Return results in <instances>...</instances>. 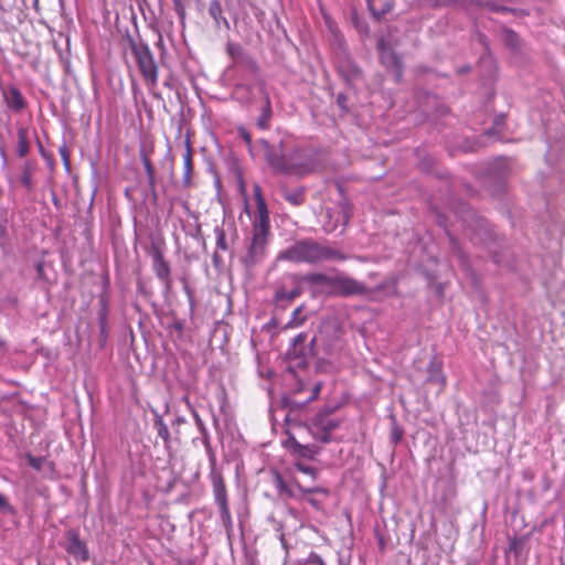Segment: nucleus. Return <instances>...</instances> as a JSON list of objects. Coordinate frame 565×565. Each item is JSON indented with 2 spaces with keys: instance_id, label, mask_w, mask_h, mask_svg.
<instances>
[{
  "instance_id": "de8ad7c7",
  "label": "nucleus",
  "mask_w": 565,
  "mask_h": 565,
  "mask_svg": "<svg viewBox=\"0 0 565 565\" xmlns=\"http://www.w3.org/2000/svg\"><path fill=\"white\" fill-rule=\"evenodd\" d=\"M9 508H10V504H9L7 498L0 493V510H6Z\"/></svg>"
},
{
  "instance_id": "603ef678",
  "label": "nucleus",
  "mask_w": 565,
  "mask_h": 565,
  "mask_svg": "<svg viewBox=\"0 0 565 565\" xmlns=\"http://www.w3.org/2000/svg\"><path fill=\"white\" fill-rule=\"evenodd\" d=\"M156 46L159 47L161 51H164L163 38H162L161 34H159L158 41L156 43Z\"/></svg>"
},
{
  "instance_id": "39448f33",
  "label": "nucleus",
  "mask_w": 565,
  "mask_h": 565,
  "mask_svg": "<svg viewBox=\"0 0 565 565\" xmlns=\"http://www.w3.org/2000/svg\"><path fill=\"white\" fill-rule=\"evenodd\" d=\"M269 233L270 223H253L252 242L246 255L242 259L245 267H254L264 259Z\"/></svg>"
},
{
  "instance_id": "a211bd4d",
  "label": "nucleus",
  "mask_w": 565,
  "mask_h": 565,
  "mask_svg": "<svg viewBox=\"0 0 565 565\" xmlns=\"http://www.w3.org/2000/svg\"><path fill=\"white\" fill-rule=\"evenodd\" d=\"M210 479L213 487V494L216 504L226 503L227 501V492L225 482L220 470L210 471Z\"/></svg>"
},
{
  "instance_id": "bf43d9fd",
  "label": "nucleus",
  "mask_w": 565,
  "mask_h": 565,
  "mask_svg": "<svg viewBox=\"0 0 565 565\" xmlns=\"http://www.w3.org/2000/svg\"><path fill=\"white\" fill-rule=\"evenodd\" d=\"M288 481H289V482H290L295 488H297V484H300V483L298 482V480H296V479H294V478H292V479H290V480H288Z\"/></svg>"
},
{
  "instance_id": "f03ea898",
  "label": "nucleus",
  "mask_w": 565,
  "mask_h": 565,
  "mask_svg": "<svg viewBox=\"0 0 565 565\" xmlns=\"http://www.w3.org/2000/svg\"><path fill=\"white\" fill-rule=\"evenodd\" d=\"M278 259L297 264L316 265L324 262H343L348 256L327 242H319L311 237L296 241L279 253Z\"/></svg>"
},
{
  "instance_id": "a18cd8bd",
  "label": "nucleus",
  "mask_w": 565,
  "mask_h": 565,
  "mask_svg": "<svg viewBox=\"0 0 565 565\" xmlns=\"http://www.w3.org/2000/svg\"><path fill=\"white\" fill-rule=\"evenodd\" d=\"M347 96L344 94H339L337 96V104L344 110H347Z\"/></svg>"
},
{
  "instance_id": "e433bc0d",
  "label": "nucleus",
  "mask_w": 565,
  "mask_h": 565,
  "mask_svg": "<svg viewBox=\"0 0 565 565\" xmlns=\"http://www.w3.org/2000/svg\"><path fill=\"white\" fill-rule=\"evenodd\" d=\"M302 565H327L322 557L316 552H311L306 559L302 561Z\"/></svg>"
},
{
  "instance_id": "bb28decb",
  "label": "nucleus",
  "mask_w": 565,
  "mask_h": 565,
  "mask_svg": "<svg viewBox=\"0 0 565 565\" xmlns=\"http://www.w3.org/2000/svg\"><path fill=\"white\" fill-rule=\"evenodd\" d=\"M153 426L158 433V436L161 437L164 441V448L170 451L171 448V438H170V431L166 423L161 417H157L154 419Z\"/></svg>"
},
{
  "instance_id": "9d476101",
  "label": "nucleus",
  "mask_w": 565,
  "mask_h": 565,
  "mask_svg": "<svg viewBox=\"0 0 565 565\" xmlns=\"http://www.w3.org/2000/svg\"><path fill=\"white\" fill-rule=\"evenodd\" d=\"M65 537L66 552L79 561H87L88 551L85 543L79 539L78 532L76 530L71 529L65 533Z\"/></svg>"
},
{
  "instance_id": "9b49d317",
  "label": "nucleus",
  "mask_w": 565,
  "mask_h": 565,
  "mask_svg": "<svg viewBox=\"0 0 565 565\" xmlns=\"http://www.w3.org/2000/svg\"><path fill=\"white\" fill-rule=\"evenodd\" d=\"M300 279L302 282L308 284L315 292L326 294V290H330L332 287L333 275L309 273L300 275Z\"/></svg>"
},
{
  "instance_id": "6e6d98bb",
  "label": "nucleus",
  "mask_w": 565,
  "mask_h": 565,
  "mask_svg": "<svg viewBox=\"0 0 565 565\" xmlns=\"http://www.w3.org/2000/svg\"><path fill=\"white\" fill-rule=\"evenodd\" d=\"M241 89H246L247 92H252V85H238L236 87V93H238Z\"/></svg>"
},
{
  "instance_id": "ddd939ff",
  "label": "nucleus",
  "mask_w": 565,
  "mask_h": 565,
  "mask_svg": "<svg viewBox=\"0 0 565 565\" xmlns=\"http://www.w3.org/2000/svg\"><path fill=\"white\" fill-rule=\"evenodd\" d=\"M153 152V145L152 142L150 143H145L142 142L139 147V157H140V160L143 164V168H145V171H146V174H147V180H148V186L150 190L154 191V185H156V173H154V168H153V164L151 162V153Z\"/></svg>"
},
{
  "instance_id": "680f3d73",
  "label": "nucleus",
  "mask_w": 565,
  "mask_h": 565,
  "mask_svg": "<svg viewBox=\"0 0 565 565\" xmlns=\"http://www.w3.org/2000/svg\"><path fill=\"white\" fill-rule=\"evenodd\" d=\"M450 242H451V244H452V246H454V249H456V248H457V242H456V239H455L454 237H450Z\"/></svg>"
},
{
  "instance_id": "49530a36",
  "label": "nucleus",
  "mask_w": 565,
  "mask_h": 565,
  "mask_svg": "<svg viewBox=\"0 0 565 565\" xmlns=\"http://www.w3.org/2000/svg\"><path fill=\"white\" fill-rule=\"evenodd\" d=\"M307 335L305 333H299L297 337L292 339V345L297 347L298 344L305 342Z\"/></svg>"
},
{
  "instance_id": "b1692460",
  "label": "nucleus",
  "mask_w": 565,
  "mask_h": 565,
  "mask_svg": "<svg viewBox=\"0 0 565 565\" xmlns=\"http://www.w3.org/2000/svg\"><path fill=\"white\" fill-rule=\"evenodd\" d=\"M183 177L182 183L184 188L192 185V173H193V161H192V148L189 140L185 141V153L183 157Z\"/></svg>"
},
{
  "instance_id": "4be33fe9",
  "label": "nucleus",
  "mask_w": 565,
  "mask_h": 565,
  "mask_svg": "<svg viewBox=\"0 0 565 565\" xmlns=\"http://www.w3.org/2000/svg\"><path fill=\"white\" fill-rule=\"evenodd\" d=\"M18 149L17 153L20 158L28 156L31 149L30 130L26 126L17 125Z\"/></svg>"
},
{
  "instance_id": "393cba45",
  "label": "nucleus",
  "mask_w": 565,
  "mask_h": 565,
  "mask_svg": "<svg viewBox=\"0 0 565 565\" xmlns=\"http://www.w3.org/2000/svg\"><path fill=\"white\" fill-rule=\"evenodd\" d=\"M284 199L294 206H300L306 200L305 189L299 186L294 190H289L286 186L281 188Z\"/></svg>"
},
{
  "instance_id": "c756f323",
  "label": "nucleus",
  "mask_w": 565,
  "mask_h": 565,
  "mask_svg": "<svg viewBox=\"0 0 565 565\" xmlns=\"http://www.w3.org/2000/svg\"><path fill=\"white\" fill-rule=\"evenodd\" d=\"M291 452L301 458L313 459L318 451L313 446L299 444Z\"/></svg>"
},
{
  "instance_id": "a878e982",
  "label": "nucleus",
  "mask_w": 565,
  "mask_h": 565,
  "mask_svg": "<svg viewBox=\"0 0 565 565\" xmlns=\"http://www.w3.org/2000/svg\"><path fill=\"white\" fill-rule=\"evenodd\" d=\"M209 13L215 21L216 26H220L223 22L226 28H230L227 19L223 15V9L217 0H212L209 4Z\"/></svg>"
},
{
  "instance_id": "79ce46f5",
  "label": "nucleus",
  "mask_w": 565,
  "mask_h": 565,
  "mask_svg": "<svg viewBox=\"0 0 565 565\" xmlns=\"http://www.w3.org/2000/svg\"><path fill=\"white\" fill-rule=\"evenodd\" d=\"M352 22L361 32L366 31V25L360 21V18L355 11L352 12Z\"/></svg>"
},
{
  "instance_id": "c9c22d12",
  "label": "nucleus",
  "mask_w": 565,
  "mask_h": 565,
  "mask_svg": "<svg viewBox=\"0 0 565 565\" xmlns=\"http://www.w3.org/2000/svg\"><path fill=\"white\" fill-rule=\"evenodd\" d=\"M220 508V515L225 525H230L232 523L231 512L228 508V502L217 504Z\"/></svg>"
},
{
  "instance_id": "ea45409f",
  "label": "nucleus",
  "mask_w": 565,
  "mask_h": 565,
  "mask_svg": "<svg viewBox=\"0 0 565 565\" xmlns=\"http://www.w3.org/2000/svg\"><path fill=\"white\" fill-rule=\"evenodd\" d=\"M172 1H173L174 10H175L178 17L183 22L184 19H185V4H184V0H172Z\"/></svg>"
},
{
  "instance_id": "8fccbe9b",
  "label": "nucleus",
  "mask_w": 565,
  "mask_h": 565,
  "mask_svg": "<svg viewBox=\"0 0 565 565\" xmlns=\"http://www.w3.org/2000/svg\"><path fill=\"white\" fill-rule=\"evenodd\" d=\"M60 153H61V156H62V158H63V160H64L65 166H68V163H70V162H68V152H67V149H66L65 147H62V148L60 149Z\"/></svg>"
},
{
  "instance_id": "cd10ccee",
  "label": "nucleus",
  "mask_w": 565,
  "mask_h": 565,
  "mask_svg": "<svg viewBox=\"0 0 565 565\" xmlns=\"http://www.w3.org/2000/svg\"><path fill=\"white\" fill-rule=\"evenodd\" d=\"M226 52L232 57L235 65L239 64L241 61L248 54L238 43L227 42Z\"/></svg>"
},
{
  "instance_id": "7ed1b4c3",
  "label": "nucleus",
  "mask_w": 565,
  "mask_h": 565,
  "mask_svg": "<svg viewBox=\"0 0 565 565\" xmlns=\"http://www.w3.org/2000/svg\"><path fill=\"white\" fill-rule=\"evenodd\" d=\"M126 43L131 52L138 70L148 87H156L159 78V67L149 45L127 35Z\"/></svg>"
},
{
  "instance_id": "09e8293b",
  "label": "nucleus",
  "mask_w": 565,
  "mask_h": 565,
  "mask_svg": "<svg viewBox=\"0 0 565 565\" xmlns=\"http://www.w3.org/2000/svg\"><path fill=\"white\" fill-rule=\"evenodd\" d=\"M29 462L35 469H40V467H41V459H39V458L30 457Z\"/></svg>"
},
{
  "instance_id": "7c9ffc66",
  "label": "nucleus",
  "mask_w": 565,
  "mask_h": 565,
  "mask_svg": "<svg viewBox=\"0 0 565 565\" xmlns=\"http://www.w3.org/2000/svg\"><path fill=\"white\" fill-rule=\"evenodd\" d=\"M238 65L252 75H257L259 72V65L250 54H247Z\"/></svg>"
},
{
  "instance_id": "c03bdc74",
  "label": "nucleus",
  "mask_w": 565,
  "mask_h": 565,
  "mask_svg": "<svg viewBox=\"0 0 565 565\" xmlns=\"http://www.w3.org/2000/svg\"><path fill=\"white\" fill-rule=\"evenodd\" d=\"M402 434H403V431L397 426H394L392 429V434H391L392 440L395 444L399 443L402 439Z\"/></svg>"
},
{
  "instance_id": "052dcab7",
  "label": "nucleus",
  "mask_w": 565,
  "mask_h": 565,
  "mask_svg": "<svg viewBox=\"0 0 565 565\" xmlns=\"http://www.w3.org/2000/svg\"><path fill=\"white\" fill-rule=\"evenodd\" d=\"M184 423V419L182 417H178L174 422V424L181 425Z\"/></svg>"
},
{
  "instance_id": "4468645a",
  "label": "nucleus",
  "mask_w": 565,
  "mask_h": 565,
  "mask_svg": "<svg viewBox=\"0 0 565 565\" xmlns=\"http://www.w3.org/2000/svg\"><path fill=\"white\" fill-rule=\"evenodd\" d=\"M337 70L348 84H353L362 77L361 68L349 57L339 58Z\"/></svg>"
},
{
  "instance_id": "6e6552de",
  "label": "nucleus",
  "mask_w": 565,
  "mask_h": 565,
  "mask_svg": "<svg viewBox=\"0 0 565 565\" xmlns=\"http://www.w3.org/2000/svg\"><path fill=\"white\" fill-rule=\"evenodd\" d=\"M149 253L152 258V269L157 278L163 284L166 291L169 292L172 289L170 265L164 259L163 253L159 246L152 245Z\"/></svg>"
},
{
  "instance_id": "a19ab883",
  "label": "nucleus",
  "mask_w": 565,
  "mask_h": 565,
  "mask_svg": "<svg viewBox=\"0 0 565 565\" xmlns=\"http://www.w3.org/2000/svg\"><path fill=\"white\" fill-rule=\"evenodd\" d=\"M287 434L288 438L284 441V446L290 449V451H292L296 448V445H299L300 443L296 439V437L292 434Z\"/></svg>"
},
{
  "instance_id": "13d9d810",
  "label": "nucleus",
  "mask_w": 565,
  "mask_h": 565,
  "mask_svg": "<svg viewBox=\"0 0 565 565\" xmlns=\"http://www.w3.org/2000/svg\"><path fill=\"white\" fill-rule=\"evenodd\" d=\"M301 310H302V307H298V308H296V309L294 310V312H292V318H294V319H296V318H297V316L301 312Z\"/></svg>"
},
{
  "instance_id": "1a4fd4ad",
  "label": "nucleus",
  "mask_w": 565,
  "mask_h": 565,
  "mask_svg": "<svg viewBox=\"0 0 565 565\" xmlns=\"http://www.w3.org/2000/svg\"><path fill=\"white\" fill-rule=\"evenodd\" d=\"M381 50V62L392 73L396 83L403 77V66L399 56L391 49L384 47L383 41L379 44Z\"/></svg>"
},
{
  "instance_id": "72a5a7b5",
  "label": "nucleus",
  "mask_w": 565,
  "mask_h": 565,
  "mask_svg": "<svg viewBox=\"0 0 565 565\" xmlns=\"http://www.w3.org/2000/svg\"><path fill=\"white\" fill-rule=\"evenodd\" d=\"M205 450H206V454L209 456V459H210V471H213V470H217L216 468V456H215V452L211 446V440L210 438H204L203 441H202Z\"/></svg>"
},
{
  "instance_id": "f257e3e1",
  "label": "nucleus",
  "mask_w": 565,
  "mask_h": 565,
  "mask_svg": "<svg viewBox=\"0 0 565 565\" xmlns=\"http://www.w3.org/2000/svg\"><path fill=\"white\" fill-rule=\"evenodd\" d=\"M256 156L262 154L275 173L286 175H306L312 166L303 159V150L291 143L289 138H281L277 145L266 139L255 142Z\"/></svg>"
},
{
  "instance_id": "2f4dec72",
  "label": "nucleus",
  "mask_w": 565,
  "mask_h": 565,
  "mask_svg": "<svg viewBox=\"0 0 565 565\" xmlns=\"http://www.w3.org/2000/svg\"><path fill=\"white\" fill-rule=\"evenodd\" d=\"M214 234L216 238V248L223 252H227L230 249V246L226 239L224 228L221 226H215Z\"/></svg>"
},
{
  "instance_id": "20e7f679",
  "label": "nucleus",
  "mask_w": 565,
  "mask_h": 565,
  "mask_svg": "<svg viewBox=\"0 0 565 565\" xmlns=\"http://www.w3.org/2000/svg\"><path fill=\"white\" fill-rule=\"evenodd\" d=\"M337 407L324 406L311 419L309 430L315 439L328 444L331 441V434L338 429L342 419L334 417Z\"/></svg>"
},
{
  "instance_id": "4c0bfd02",
  "label": "nucleus",
  "mask_w": 565,
  "mask_h": 565,
  "mask_svg": "<svg viewBox=\"0 0 565 565\" xmlns=\"http://www.w3.org/2000/svg\"><path fill=\"white\" fill-rule=\"evenodd\" d=\"M193 418H194L195 425H196L200 434L202 435V440L204 438H210V434H209L202 418L199 416V414L196 412H193Z\"/></svg>"
},
{
  "instance_id": "3c124183",
  "label": "nucleus",
  "mask_w": 565,
  "mask_h": 565,
  "mask_svg": "<svg viewBox=\"0 0 565 565\" xmlns=\"http://www.w3.org/2000/svg\"><path fill=\"white\" fill-rule=\"evenodd\" d=\"M213 265L218 268L221 265H222V259H221V256L218 255L217 252H215L213 254Z\"/></svg>"
},
{
  "instance_id": "2eb2a0df",
  "label": "nucleus",
  "mask_w": 565,
  "mask_h": 565,
  "mask_svg": "<svg viewBox=\"0 0 565 565\" xmlns=\"http://www.w3.org/2000/svg\"><path fill=\"white\" fill-rule=\"evenodd\" d=\"M2 95L9 109L20 113L26 107V100L17 86L9 85L2 90Z\"/></svg>"
},
{
  "instance_id": "dca6fc26",
  "label": "nucleus",
  "mask_w": 565,
  "mask_h": 565,
  "mask_svg": "<svg viewBox=\"0 0 565 565\" xmlns=\"http://www.w3.org/2000/svg\"><path fill=\"white\" fill-rule=\"evenodd\" d=\"M259 92L264 98V105L260 108V115L256 121V126L262 130H267L269 128V122L273 117V109L269 94L266 89V84L262 82L259 84Z\"/></svg>"
},
{
  "instance_id": "5fc2aeb1",
  "label": "nucleus",
  "mask_w": 565,
  "mask_h": 565,
  "mask_svg": "<svg viewBox=\"0 0 565 565\" xmlns=\"http://www.w3.org/2000/svg\"><path fill=\"white\" fill-rule=\"evenodd\" d=\"M307 502H308L309 504H311V505H312L313 508H316V509H319V508H320V503H319V501H318V500H316V499L308 498V499H307Z\"/></svg>"
},
{
  "instance_id": "6ab92c4d",
  "label": "nucleus",
  "mask_w": 565,
  "mask_h": 565,
  "mask_svg": "<svg viewBox=\"0 0 565 565\" xmlns=\"http://www.w3.org/2000/svg\"><path fill=\"white\" fill-rule=\"evenodd\" d=\"M505 1L507 0H469V4L495 13L511 12L516 14L519 10L507 7Z\"/></svg>"
},
{
  "instance_id": "f704fd0d",
  "label": "nucleus",
  "mask_w": 565,
  "mask_h": 565,
  "mask_svg": "<svg viewBox=\"0 0 565 565\" xmlns=\"http://www.w3.org/2000/svg\"><path fill=\"white\" fill-rule=\"evenodd\" d=\"M103 307L98 313L100 334L106 335V323H107V307L106 302L102 300Z\"/></svg>"
},
{
  "instance_id": "f3484780",
  "label": "nucleus",
  "mask_w": 565,
  "mask_h": 565,
  "mask_svg": "<svg viewBox=\"0 0 565 565\" xmlns=\"http://www.w3.org/2000/svg\"><path fill=\"white\" fill-rule=\"evenodd\" d=\"M291 285L294 286L292 289L287 290L285 286H280L275 291V300L276 301H291L295 298L299 297L302 294V287H301V279L300 275H290L289 277Z\"/></svg>"
},
{
  "instance_id": "5701e85b",
  "label": "nucleus",
  "mask_w": 565,
  "mask_h": 565,
  "mask_svg": "<svg viewBox=\"0 0 565 565\" xmlns=\"http://www.w3.org/2000/svg\"><path fill=\"white\" fill-rule=\"evenodd\" d=\"M501 40L504 43L505 47H508L512 52H520L522 49V40L520 35L515 31L505 25L501 26Z\"/></svg>"
},
{
  "instance_id": "423d86ee",
  "label": "nucleus",
  "mask_w": 565,
  "mask_h": 565,
  "mask_svg": "<svg viewBox=\"0 0 565 565\" xmlns=\"http://www.w3.org/2000/svg\"><path fill=\"white\" fill-rule=\"evenodd\" d=\"M369 288L362 281L348 276L344 273L333 275L332 287L326 290L327 296L349 298L353 296H364Z\"/></svg>"
},
{
  "instance_id": "0eeeda50",
  "label": "nucleus",
  "mask_w": 565,
  "mask_h": 565,
  "mask_svg": "<svg viewBox=\"0 0 565 565\" xmlns=\"http://www.w3.org/2000/svg\"><path fill=\"white\" fill-rule=\"evenodd\" d=\"M273 483L278 495L284 499H302L306 493H327V490L321 487L305 488L297 484V488H295L278 471L273 473Z\"/></svg>"
},
{
  "instance_id": "58836bf2",
  "label": "nucleus",
  "mask_w": 565,
  "mask_h": 565,
  "mask_svg": "<svg viewBox=\"0 0 565 565\" xmlns=\"http://www.w3.org/2000/svg\"><path fill=\"white\" fill-rule=\"evenodd\" d=\"M295 468L302 473L311 476L313 479L317 478L318 470L313 467L307 466L302 462H296Z\"/></svg>"
},
{
  "instance_id": "f8f14e48",
  "label": "nucleus",
  "mask_w": 565,
  "mask_h": 565,
  "mask_svg": "<svg viewBox=\"0 0 565 565\" xmlns=\"http://www.w3.org/2000/svg\"><path fill=\"white\" fill-rule=\"evenodd\" d=\"M322 386H323L322 382L316 383L310 388V395L308 397H306L305 399H302V401L296 398L298 393L303 391V387L301 386L298 391L295 392L294 396L285 397L282 399V404H284L285 407L289 408L290 412L296 411V409H300L303 406H306L307 404H309L310 402H312V401L318 398V396H319V394L321 392Z\"/></svg>"
},
{
  "instance_id": "37998d69",
  "label": "nucleus",
  "mask_w": 565,
  "mask_h": 565,
  "mask_svg": "<svg viewBox=\"0 0 565 565\" xmlns=\"http://www.w3.org/2000/svg\"><path fill=\"white\" fill-rule=\"evenodd\" d=\"M342 211H343L344 223H347L350 220V217H351L352 207H351V205L348 202H344L343 206H342Z\"/></svg>"
},
{
  "instance_id": "473e14b6",
  "label": "nucleus",
  "mask_w": 565,
  "mask_h": 565,
  "mask_svg": "<svg viewBox=\"0 0 565 565\" xmlns=\"http://www.w3.org/2000/svg\"><path fill=\"white\" fill-rule=\"evenodd\" d=\"M238 135L244 140L245 145L248 147L250 154L256 156L257 149L255 148V143H253L252 136L247 131V129H245L244 127H239Z\"/></svg>"
},
{
  "instance_id": "c85d7f7f",
  "label": "nucleus",
  "mask_w": 565,
  "mask_h": 565,
  "mask_svg": "<svg viewBox=\"0 0 565 565\" xmlns=\"http://www.w3.org/2000/svg\"><path fill=\"white\" fill-rule=\"evenodd\" d=\"M34 171V164L31 162H25L22 167V173L20 177L21 184L28 190L31 191L33 189L32 182V173Z\"/></svg>"
},
{
  "instance_id": "e2e57ef3",
  "label": "nucleus",
  "mask_w": 565,
  "mask_h": 565,
  "mask_svg": "<svg viewBox=\"0 0 565 565\" xmlns=\"http://www.w3.org/2000/svg\"><path fill=\"white\" fill-rule=\"evenodd\" d=\"M38 146H39V151H40L42 154H44V150H43V147H42V145H41V142H40V141L38 142Z\"/></svg>"
},
{
  "instance_id": "864d4df0",
  "label": "nucleus",
  "mask_w": 565,
  "mask_h": 565,
  "mask_svg": "<svg viewBox=\"0 0 565 565\" xmlns=\"http://www.w3.org/2000/svg\"><path fill=\"white\" fill-rule=\"evenodd\" d=\"M35 268H36L39 277H42L43 276V271H44L43 264L42 263H36Z\"/></svg>"
},
{
  "instance_id": "0e129e2a",
  "label": "nucleus",
  "mask_w": 565,
  "mask_h": 565,
  "mask_svg": "<svg viewBox=\"0 0 565 565\" xmlns=\"http://www.w3.org/2000/svg\"><path fill=\"white\" fill-rule=\"evenodd\" d=\"M480 40H481V42H482V43H486L487 38H486L484 35H482V34H481V35H480Z\"/></svg>"
},
{
  "instance_id": "aec40b11",
  "label": "nucleus",
  "mask_w": 565,
  "mask_h": 565,
  "mask_svg": "<svg viewBox=\"0 0 565 565\" xmlns=\"http://www.w3.org/2000/svg\"><path fill=\"white\" fill-rule=\"evenodd\" d=\"M427 373L426 382L438 385V392H441L446 386V376L443 373L441 363L433 359L427 365Z\"/></svg>"
},
{
  "instance_id": "412c9836",
  "label": "nucleus",
  "mask_w": 565,
  "mask_h": 565,
  "mask_svg": "<svg viewBox=\"0 0 565 565\" xmlns=\"http://www.w3.org/2000/svg\"><path fill=\"white\" fill-rule=\"evenodd\" d=\"M253 190L257 206V214L255 216L254 223H270L269 212L266 205V201L263 196L260 186L258 184H254Z\"/></svg>"
},
{
  "instance_id": "4d7b16f0",
  "label": "nucleus",
  "mask_w": 565,
  "mask_h": 565,
  "mask_svg": "<svg viewBox=\"0 0 565 565\" xmlns=\"http://www.w3.org/2000/svg\"><path fill=\"white\" fill-rule=\"evenodd\" d=\"M388 286H390V284L385 281V282H383V284L379 285V286L375 288V290H377V291H380V290H384V289H385V288H387Z\"/></svg>"
}]
</instances>
